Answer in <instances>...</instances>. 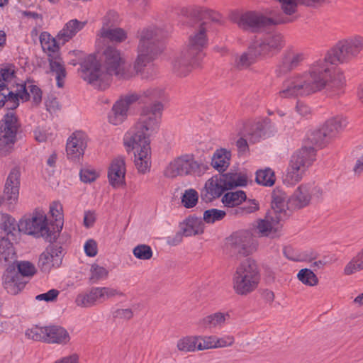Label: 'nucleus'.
Listing matches in <instances>:
<instances>
[{"label":"nucleus","instance_id":"43","mask_svg":"<svg viewBox=\"0 0 363 363\" xmlns=\"http://www.w3.org/2000/svg\"><path fill=\"white\" fill-rule=\"evenodd\" d=\"M256 182L263 186H272L275 182L274 172L269 168L257 171Z\"/></svg>","mask_w":363,"mask_h":363},{"label":"nucleus","instance_id":"13","mask_svg":"<svg viewBox=\"0 0 363 363\" xmlns=\"http://www.w3.org/2000/svg\"><path fill=\"white\" fill-rule=\"evenodd\" d=\"M20 127L15 111H8L0 121V156L11 152Z\"/></svg>","mask_w":363,"mask_h":363},{"label":"nucleus","instance_id":"20","mask_svg":"<svg viewBox=\"0 0 363 363\" xmlns=\"http://www.w3.org/2000/svg\"><path fill=\"white\" fill-rule=\"evenodd\" d=\"M62 259V248L57 245H50L40 255L38 266L43 272H49L52 267H57Z\"/></svg>","mask_w":363,"mask_h":363},{"label":"nucleus","instance_id":"21","mask_svg":"<svg viewBox=\"0 0 363 363\" xmlns=\"http://www.w3.org/2000/svg\"><path fill=\"white\" fill-rule=\"evenodd\" d=\"M27 281L21 277L14 268L9 267L2 277V284L6 291L12 295H16L25 287Z\"/></svg>","mask_w":363,"mask_h":363},{"label":"nucleus","instance_id":"33","mask_svg":"<svg viewBox=\"0 0 363 363\" xmlns=\"http://www.w3.org/2000/svg\"><path fill=\"white\" fill-rule=\"evenodd\" d=\"M24 88L26 90V94L28 95V99L26 100H21L22 102H26L30 100L32 98L33 101L38 104L42 101V90L35 84L32 83H23L16 85V89L14 91L15 94L21 93V89Z\"/></svg>","mask_w":363,"mask_h":363},{"label":"nucleus","instance_id":"3","mask_svg":"<svg viewBox=\"0 0 363 363\" xmlns=\"http://www.w3.org/2000/svg\"><path fill=\"white\" fill-rule=\"evenodd\" d=\"M124 63L121 52L113 46H107L101 65L94 55L84 59L80 67L81 77L95 88L104 90L109 86L113 76L118 79L129 77Z\"/></svg>","mask_w":363,"mask_h":363},{"label":"nucleus","instance_id":"22","mask_svg":"<svg viewBox=\"0 0 363 363\" xmlns=\"http://www.w3.org/2000/svg\"><path fill=\"white\" fill-rule=\"evenodd\" d=\"M126 173L125 158L118 156L114 158L108 168V178L110 184L113 188H118L125 183V176Z\"/></svg>","mask_w":363,"mask_h":363},{"label":"nucleus","instance_id":"9","mask_svg":"<svg viewBox=\"0 0 363 363\" xmlns=\"http://www.w3.org/2000/svg\"><path fill=\"white\" fill-rule=\"evenodd\" d=\"M315 148L303 146L291 156L286 169L284 181L289 185H294L300 182L307 168L315 160Z\"/></svg>","mask_w":363,"mask_h":363},{"label":"nucleus","instance_id":"11","mask_svg":"<svg viewBox=\"0 0 363 363\" xmlns=\"http://www.w3.org/2000/svg\"><path fill=\"white\" fill-rule=\"evenodd\" d=\"M18 230L36 238H43L48 242H52L56 238L55 229H50L45 213L40 210L34 211L30 218L21 220Z\"/></svg>","mask_w":363,"mask_h":363},{"label":"nucleus","instance_id":"1","mask_svg":"<svg viewBox=\"0 0 363 363\" xmlns=\"http://www.w3.org/2000/svg\"><path fill=\"white\" fill-rule=\"evenodd\" d=\"M362 50L363 37L360 35L339 40L324 58L310 64L307 70L287 77L277 96L281 99L307 96L325 88H334L339 94L345 84V79L342 72L333 65L350 62Z\"/></svg>","mask_w":363,"mask_h":363},{"label":"nucleus","instance_id":"61","mask_svg":"<svg viewBox=\"0 0 363 363\" xmlns=\"http://www.w3.org/2000/svg\"><path fill=\"white\" fill-rule=\"evenodd\" d=\"M59 295V291L57 289H50L46 293L36 296L35 299L38 301H44L50 302L55 301Z\"/></svg>","mask_w":363,"mask_h":363},{"label":"nucleus","instance_id":"29","mask_svg":"<svg viewBox=\"0 0 363 363\" xmlns=\"http://www.w3.org/2000/svg\"><path fill=\"white\" fill-rule=\"evenodd\" d=\"M254 228L257 230V233L261 237H274L279 230V223L277 220L267 217L258 220Z\"/></svg>","mask_w":363,"mask_h":363},{"label":"nucleus","instance_id":"50","mask_svg":"<svg viewBox=\"0 0 363 363\" xmlns=\"http://www.w3.org/2000/svg\"><path fill=\"white\" fill-rule=\"evenodd\" d=\"M134 256L143 260H148L152 258L153 252L151 247L147 245H138L133 250Z\"/></svg>","mask_w":363,"mask_h":363},{"label":"nucleus","instance_id":"34","mask_svg":"<svg viewBox=\"0 0 363 363\" xmlns=\"http://www.w3.org/2000/svg\"><path fill=\"white\" fill-rule=\"evenodd\" d=\"M247 196L245 191L238 190L236 191L227 192L222 198V202L225 207L233 208L242 204L245 201Z\"/></svg>","mask_w":363,"mask_h":363},{"label":"nucleus","instance_id":"5","mask_svg":"<svg viewBox=\"0 0 363 363\" xmlns=\"http://www.w3.org/2000/svg\"><path fill=\"white\" fill-rule=\"evenodd\" d=\"M165 36L166 33L155 26H150L140 31L138 56L134 63V69L137 73H141L162 52L161 41Z\"/></svg>","mask_w":363,"mask_h":363},{"label":"nucleus","instance_id":"32","mask_svg":"<svg viewBox=\"0 0 363 363\" xmlns=\"http://www.w3.org/2000/svg\"><path fill=\"white\" fill-rule=\"evenodd\" d=\"M347 122L341 116H337L328 120L323 128L325 131V135H327L328 139H330L337 135L345 126Z\"/></svg>","mask_w":363,"mask_h":363},{"label":"nucleus","instance_id":"38","mask_svg":"<svg viewBox=\"0 0 363 363\" xmlns=\"http://www.w3.org/2000/svg\"><path fill=\"white\" fill-rule=\"evenodd\" d=\"M40 43L44 51L48 54L56 55L55 52L58 47L56 45V40L52 38L48 32H42L40 35Z\"/></svg>","mask_w":363,"mask_h":363},{"label":"nucleus","instance_id":"35","mask_svg":"<svg viewBox=\"0 0 363 363\" xmlns=\"http://www.w3.org/2000/svg\"><path fill=\"white\" fill-rule=\"evenodd\" d=\"M267 122V119L259 121L251 125L247 133L248 139L251 143H255L265 135Z\"/></svg>","mask_w":363,"mask_h":363},{"label":"nucleus","instance_id":"49","mask_svg":"<svg viewBox=\"0 0 363 363\" xmlns=\"http://www.w3.org/2000/svg\"><path fill=\"white\" fill-rule=\"evenodd\" d=\"M18 272L21 277H30L36 273V269L33 264L28 261H21L17 264Z\"/></svg>","mask_w":363,"mask_h":363},{"label":"nucleus","instance_id":"63","mask_svg":"<svg viewBox=\"0 0 363 363\" xmlns=\"http://www.w3.org/2000/svg\"><path fill=\"white\" fill-rule=\"evenodd\" d=\"M295 67H298L306 59V55L303 52H289Z\"/></svg>","mask_w":363,"mask_h":363},{"label":"nucleus","instance_id":"41","mask_svg":"<svg viewBox=\"0 0 363 363\" xmlns=\"http://www.w3.org/2000/svg\"><path fill=\"white\" fill-rule=\"evenodd\" d=\"M62 205L59 201H54L50 206V213L56 222L55 234L62 229Z\"/></svg>","mask_w":363,"mask_h":363},{"label":"nucleus","instance_id":"52","mask_svg":"<svg viewBox=\"0 0 363 363\" xmlns=\"http://www.w3.org/2000/svg\"><path fill=\"white\" fill-rule=\"evenodd\" d=\"M324 133L325 131L322 127L318 130L313 131L310 135H308V139L313 145L320 147L328 140L327 135H325Z\"/></svg>","mask_w":363,"mask_h":363},{"label":"nucleus","instance_id":"48","mask_svg":"<svg viewBox=\"0 0 363 363\" xmlns=\"http://www.w3.org/2000/svg\"><path fill=\"white\" fill-rule=\"evenodd\" d=\"M257 58L251 55L249 49L245 52H243L240 56H238L235 59V66L240 69L247 68L250 65H252Z\"/></svg>","mask_w":363,"mask_h":363},{"label":"nucleus","instance_id":"24","mask_svg":"<svg viewBox=\"0 0 363 363\" xmlns=\"http://www.w3.org/2000/svg\"><path fill=\"white\" fill-rule=\"evenodd\" d=\"M48 55L50 72L52 75L55 77L57 87L62 88L67 77L64 61L58 55Z\"/></svg>","mask_w":363,"mask_h":363},{"label":"nucleus","instance_id":"2","mask_svg":"<svg viewBox=\"0 0 363 363\" xmlns=\"http://www.w3.org/2000/svg\"><path fill=\"white\" fill-rule=\"evenodd\" d=\"M162 109L160 102L144 107L138 122L125 135V145L134 151L135 165L140 173L150 169V137L159 130Z\"/></svg>","mask_w":363,"mask_h":363},{"label":"nucleus","instance_id":"23","mask_svg":"<svg viewBox=\"0 0 363 363\" xmlns=\"http://www.w3.org/2000/svg\"><path fill=\"white\" fill-rule=\"evenodd\" d=\"M25 90L21 87V93L15 94V91L4 89V84H0V109L5 106L8 111H14L19 106L20 100L28 99Z\"/></svg>","mask_w":363,"mask_h":363},{"label":"nucleus","instance_id":"64","mask_svg":"<svg viewBox=\"0 0 363 363\" xmlns=\"http://www.w3.org/2000/svg\"><path fill=\"white\" fill-rule=\"evenodd\" d=\"M245 215H248L257 211L259 209V203L255 199L249 200L248 202L242 206Z\"/></svg>","mask_w":363,"mask_h":363},{"label":"nucleus","instance_id":"40","mask_svg":"<svg viewBox=\"0 0 363 363\" xmlns=\"http://www.w3.org/2000/svg\"><path fill=\"white\" fill-rule=\"evenodd\" d=\"M226 214L227 213L225 211L217 208H211L203 212L202 220L204 225L206 223L213 224L222 220Z\"/></svg>","mask_w":363,"mask_h":363},{"label":"nucleus","instance_id":"58","mask_svg":"<svg viewBox=\"0 0 363 363\" xmlns=\"http://www.w3.org/2000/svg\"><path fill=\"white\" fill-rule=\"evenodd\" d=\"M35 140L38 143H45L51 138L52 134L49 132V129L45 127H37L33 130Z\"/></svg>","mask_w":363,"mask_h":363},{"label":"nucleus","instance_id":"36","mask_svg":"<svg viewBox=\"0 0 363 363\" xmlns=\"http://www.w3.org/2000/svg\"><path fill=\"white\" fill-rule=\"evenodd\" d=\"M15 259V252L12 243L6 238L0 240V261L10 262Z\"/></svg>","mask_w":363,"mask_h":363},{"label":"nucleus","instance_id":"37","mask_svg":"<svg viewBox=\"0 0 363 363\" xmlns=\"http://www.w3.org/2000/svg\"><path fill=\"white\" fill-rule=\"evenodd\" d=\"M197 343L196 336H186L177 341V347L181 352H193L197 350Z\"/></svg>","mask_w":363,"mask_h":363},{"label":"nucleus","instance_id":"51","mask_svg":"<svg viewBox=\"0 0 363 363\" xmlns=\"http://www.w3.org/2000/svg\"><path fill=\"white\" fill-rule=\"evenodd\" d=\"M198 338L197 350H206L208 349H216V335L209 336H196Z\"/></svg>","mask_w":363,"mask_h":363},{"label":"nucleus","instance_id":"44","mask_svg":"<svg viewBox=\"0 0 363 363\" xmlns=\"http://www.w3.org/2000/svg\"><path fill=\"white\" fill-rule=\"evenodd\" d=\"M286 204V196L285 193L279 189L274 190L272 194V208L277 212L282 211Z\"/></svg>","mask_w":363,"mask_h":363},{"label":"nucleus","instance_id":"27","mask_svg":"<svg viewBox=\"0 0 363 363\" xmlns=\"http://www.w3.org/2000/svg\"><path fill=\"white\" fill-rule=\"evenodd\" d=\"M86 21H81L77 19H72L64 26L57 35L59 43L65 44L72 39L78 32L82 30L86 25Z\"/></svg>","mask_w":363,"mask_h":363},{"label":"nucleus","instance_id":"19","mask_svg":"<svg viewBox=\"0 0 363 363\" xmlns=\"http://www.w3.org/2000/svg\"><path fill=\"white\" fill-rule=\"evenodd\" d=\"M87 135L80 130L74 132L67 139L66 152L69 160H79L84 154L87 146Z\"/></svg>","mask_w":363,"mask_h":363},{"label":"nucleus","instance_id":"53","mask_svg":"<svg viewBox=\"0 0 363 363\" xmlns=\"http://www.w3.org/2000/svg\"><path fill=\"white\" fill-rule=\"evenodd\" d=\"M90 272V279L93 282H97L100 280L106 279L108 274V272L106 268L96 264L91 265Z\"/></svg>","mask_w":363,"mask_h":363},{"label":"nucleus","instance_id":"55","mask_svg":"<svg viewBox=\"0 0 363 363\" xmlns=\"http://www.w3.org/2000/svg\"><path fill=\"white\" fill-rule=\"evenodd\" d=\"M306 185L309 194L311 195V200L316 202L322 201L324 196L322 188L315 185L314 183H308Z\"/></svg>","mask_w":363,"mask_h":363},{"label":"nucleus","instance_id":"8","mask_svg":"<svg viewBox=\"0 0 363 363\" xmlns=\"http://www.w3.org/2000/svg\"><path fill=\"white\" fill-rule=\"evenodd\" d=\"M259 279V273L255 262L246 259L237 267L233 275V289L238 295H247L257 288Z\"/></svg>","mask_w":363,"mask_h":363},{"label":"nucleus","instance_id":"45","mask_svg":"<svg viewBox=\"0 0 363 363\" xmlns=\"http://www.w3.org/2000/svg\"><path fill=\"white\" fill-rule=\"evenodd\" d=\"M296 69L293 61L289 54H285L276 69V73L278 77H281L284 75L285 74L292 71Z\"/></svg>","mask_w":363,"mask_h":363},{"label":"nucleus","instance_id":"16","mask_svg":"<svg viewBox=\"0 0 363 363\" xmlns=\"http://www.w3.org/2000/svg\"><path fill=\"white\" fill-rule=\"evenodd\" d=\"M284 45L283 36L280 33H273L253 40L248 49L256 58L272 55L279 50Z\"/></svg>","mask_w":363,"mask_h":363},{"label":"nucleus","instance_id":"57","mask_svg":"<svg viewBox=\"0 0 363 363\" xmlns=\"http://www.w3.org/2000/svg\"><path fill=\"white\" fill-rule=\"evenodd\" d=\"M118 23V14L113 11H108L103 18L102 28H113Z\"/></svg>","mask_w":363,"mask_h":363},{"label":"nucleus","instance_id":"18","mask_svg":"<svg viewBox=\"0 0 363 363\" xmlns=\"http://www.w3.org/2000/svg\"><path fill=\"white\" fill-rule=\"evenodd\" d=\"M19 178V170L16 168L11 169L7 177L4 192L0 195V206H5L9 210L13 208V205L18 199Z\"/></svg>","mask_w":363,"mask_h":363},{"label":"nucleus","instance_id":"39","mask_svg":"<svg viewBox=\"0 0 363 363\" xmlns=\"http://www.w3.org/2000/svg\"><path fill=\"white\" fill-rule=\"evenodd\" d=\"M362 269H363V249L347 264L344 272L347 275H350Z\"/></svg>","mask_w":363,"mask_h":363},{"label":"nucleus","instance_id":"28","mask_svg":"<svg viewBox=\"0 0 363 363\" xmlns=\"http://www.w3.org/2000/svg\"><path fill=\"white\" fill-rule=\"evenodd\" d=\"M229 319L230 314L228 312H216L201 319L199 325L205 329H220Z\"/></svg>","mask_w":363,"mask_h":363},{"label":"nucleus","instance_id":"4","mask_svg":"<svg viewBox=\"0 0 363 363\" xmlns=\"http://www.w3.org/2000/svg\"><path fill=\"white\" fill-rule=\"evenodd\" d=\"M209 28V22L205 21L194 28L186 48L173 62V71L177 75L186 77L193 68L199 66L204 56L203 50L208 43L206 32Z\"/></svg>","mask_w":363,"mask_h":363},{"label":"nucleus","instance_id":"62","mask_svg":"<svg viewBox=\"0 0 363 363\" xmlns=\"http://www.w3.org/2000/svg\"><path fill=\"white\" fill-rule=\"evenodd\" d=\"M199 13L202 17L208 18L214 22H218L220 19L219 13L208 9L202 8L200 9Z\"/></svg>","mask_w":363,"mask_h":363},{"label":"nucleus","instance_id":"7","mask_svg":"<svg viewBox=\"0 0 363 363\" xmlns=\"http://www.w3.org/2000/svg\"><path fill=\"white\" fill-rule=\"evenodd\" d=\"M247 177L242 173H227L212 177L205 184L203 196L207 201L220 197L225 191L247 184Z\"/></svg>","mask_w":363,"mask_h":363},{"label":"nucleus","instance_id":"12","mask_svg":"<svg viewBox=\"0 0 363 363\" xmlns=\"http://www.w3.org/2000/svg\"><path fill=\"white\" fill-rule=\"evenodd\" d=\"M208 169V166L195 160L192 155H184L171 161L164 170L167 177L177 176L201 175Z\"/></svg>","mask_w":363,"mask_h":363},{"label":"nucleus","instance_id":"42","mask_svg":"<svg viewBox=\"0 0 363 363\" xmlns=\"http://www.w3.org/2000/svg\"><path fill=\"white\" fill-rule=\"evenodd\" d=\"M0 228L7 235H14L17 231L18 224L13 217L8 214H3L1 218Z\"/></svg>","mask_w":363,"mask_h":363},{"label":"nucleus","instance_id":"31","mask_svg":"<svg viewBox=\"0 0 363 363\" xmlns=\"http://www.w3.org/2000/svg\"><path fill=\"white\" fill-rule=\"evenodd\" d=\"M231 153L225 149L217 150L213 155L212 167L219 172H225L230 165Z\"/></svg>","mask_w":363,"mask_h":363},{"label":"nucleus","instance_id":"25","mask_svg":"<svg viewBox=\"0 0 363 363\" xmlns=\"http://www.w3.org/2000/svg\"><path fill=\"white\" fill-rule=\"evenodd\" d=\"M179 228L184 236L190 237L203 234L205 225L201 218L189 216L180 223Z\"/></svg>","mask_w":363,"mask_h":363},{"label":"nucleus","instance_id":"26","mask_svg":"<svg viewBox=\"0 0 363 363\" xmlns=\"http://www.w3.org/2000/svg\"><path fill=\"white\" fill-rule=\"evenodd\" d=\"M311 201L307 185L299 186L287 201L289 208L299 209L306 207Z\"/></svg>","mask_w":363,"mask_h":363},{"label":"nucleus","instance_id":"59","mask_svg":"<svg viewBox=\"0 0 363 363\" xmlns=\"http://www.w3.org/2000/svg\"><path fill=\"white\" fill-rule=\"evenodd\" d=\"M234 342L235 337L233 335H225L222 337L216 336V348L230 347L233 345Z\"/></svg>","mask_w":363,"mask_h":363},{"label":"nucleus","instance_id":"30","mask_svg":"<svg viewBox=\"0 0 363 363\" xmlns=\"http://www.w3.org/2000/svg\"><path fill=\"white\" fill-rule=\"evenodd\" d=\"M97 40H109L113 43H120L127 38V33L121 28H101L98 35Z\"/></svg>","mask_w":363,"mask_h":363},{"label":"nucleus","instance_id":"17","mask_svg":"<svg viewBox=\"0 0 363 363\" xmlns=\"http://www.w3.org/2000/svg\"><path fill=\"white\" fill-rule=\"evenodd\" d=\"M233 252L242 257L252 254L257 249V243L249 230H240L233 233L228 238Z\"/></svg>","mask_w":363,"mask_h":363},{"label":"nucleus","instance_id":"6","mask_svg":"<svg viewBox=\"0 0 363 363\" xmlns=\"http://www.w3.org/2000/svg\"><path fill=\"white\" fill-rule=\"evenodd\" d=\"M163 96L164 90L160 88H151L139 93L130 92L125 94L113 104L108 115V122L115 125H119L127 118L128 110L133 104H146L162 99Z\"/></svg>","mask_w":363,"mask_h":363},{"label":"nucleus","instance_id":"15","mask_svg":"<svg viewBox=\"0 0 363 363\" xmlns=\"http://www.w3.org/2000/svg\"><path fill=\"white\" fill-rule=\"evenodd\" d=\"M116 296H122L123 294L116 289L111 287H93L89 291L79 294L75 299V303L80 307H91L96 303H104Z\"/></svg>","mask_w":363,"mask_h":363},{"label":"nucleus","instance_id":"54","mask_svg":"<svg viewBox=\"0 0 363 363\" xmlns=\"http://www.w3.org/2000/svg\"><path fill=\"white\" fill-rule=\"evenodd\" d=\"M79 176L82 182L91 183L96 179L99 174L92 167H85L80 170Z\"/></svg>","mask_w":363,"mask_h":363},{"label":"nucleus","instance_id":"46","mask_svg":"<svg viewBox=\"0 0 363 363\" xmlns=\"http://www.w3.org/2000/svg\"><path fill=\"white\" fill-rule=\"evenodd\" d=\"M297 277L303 284L310 286H315L318 279L314 272L309 269H302L297 274Z\"/></svg>","mask_w":363,"mask_h":363},{"label":"nucleus","instance_id":"60","mask_svg":"<svg viewBox=\"0 0 363 363\" xmlns=\"http://www.w3.org/2000/svg\"><path fill=\"white\" fill-rule=\"evenodd\" d=\"M84 250L86 256L95 257L98 252L97 242L94 239H89L84 243Z\"/></svg>","mask_w":363,"mask_h":363},{"label":"nucleus","instance_id":"47","mask_svg":"<svg viewBox=\"0 0 363 363\" xmlns=\"http://www.w3.org/2000/svg\"><path fill=\"white\" fill-rule=\"evenodd\" d=\"M199 199L197 191L194 189H189L185 190L182 197V203L186 208L194 207Z\"/></svg>","mask_w":363,"mask_h":363},{"label":"nucleus","instance_id":"10","mask_svg":"<svg viewBox=\"0 0 363 363\" xmlns=\"http://www.w3.org/2000/svg\"><path fill=\"white\" fill-rule=\"evenodd\" d=\"M293 21L292 18L279 16H267L262 12L251 11L243 13L236 20L239 28L245 30L258 32L270 26Z\"/></svg>","mask_w":363,"mask_h":363},{"label":"nucleus","instance_id":"14","mask_svg":"<svg viewBox=\"0 0 363 363\" xmlns=\"http://www.w3.org/2000/svg\"><path fill=\"white\" fill-rule=\"evenodd\" d=\"M26 335L33 340L48 344L66 345L70 340L69 333L60 325L34 326L26 332Z\"/></svg>","mask_w":363,"mask_h":363},{"label":"nucleus","instance_id":"56","mask_svg":"<svg viewBox=\"0 0 363 363\" xmlns=\"http://www.w3.org/2000/svg\"><path fill=\"white\" fill-rule=\"evenodd\" d=\"M15 77V72L12 67H4L0 69V84H4V89H8V83L11 82Z\"/></svg>","mask_w":363,"mask_h":363}]
</instances>
